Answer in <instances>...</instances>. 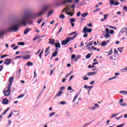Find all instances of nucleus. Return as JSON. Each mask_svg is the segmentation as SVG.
I'll list each match as a JSON object with an SVG mask.
<instances>
[{
  "label": "nucleus",
  "mask_w": 127,
  "mask_h": 127,
  "mask_svg": "<svg viewBox=\"0 0 127 127\" xmlns=\"http://www.w3.org/2000/svg\"><path fill=\"white\" fill-rule=\"evenodd\" d=\"M10 94V86H8L7 90H5L4 91V96H6L7 97L8 96H9Z\"/></svg>",
  "instance_id": "7"
},
{
  "label": "nucleus",
  "mask_w": 127,
  "mask_h": 127,
  "mask_svg": "<svg viewBox=\"0 0 127 127\" xmlns=\"http://www.w3.org/2000/svg\"><path fill=\"white\" fill-rule=\"evenodd\" d=\"M76 58V55L73 54L71 55V59H74Z\"/></svg>",
  "instance_id": "46"
},
{
  "label": "nucleus",
  "mask_w": 127,
  "mask_h": 127,
  "mask_svg": "<svg viewBox=\"0 0 127 127\" xmlns=\"http://www.w3.org/2000/svg\"><path fill=\"white\" fill-rule=\"evenodd\" d=\"M110 4H111L112 5H113V4H115V1H114V0H110Z\"/></svg>",
  "instance_id": "33"
},
{
  "label": "nucleus",
  "mask_w": 127,
  "mask_h": 127,
  "mask_svg": "<svg viewBox=\"0 0 127 127\" xmlns=\"http://www.w3.org/2000/svg\"><path fill=\"white\" fill-rule=\"evenodd\" d=\"M114 51L115 54H118V51L117 50V49H115Z\"/></svg>",
  "instance_id": "61"
},
{
  "label": "nucleus",
  "mask_w": 127,
  "mask_h": 127,
  "mask_svg": "<svg viewBox=\"0 0 127 127\" xmlns=\"http://www.w3.org/2000/svg\"><path fill=\"white\" fill-rule=\"evenodd\" d=\"M124 117L125 118V119H127V114H124Z\"/></svg>",
  "instance_id": "64"
},
{
  "label": "nucleus",
  "mask_w": 127,
  "mask_h": 127,
  "mask_svg": "<svg viewBox=\"0 0 127 127\" xmlns=\"http://www.w3.org/2000/svg\"><path fill=\"white\" fill-rule=\"evenodd\" d=\"M14 113H15V116H18V115H19V111H14Z\"/></svg>",
  "instance_id": "32"
},
{
  "label": "nucleus",
  "mask_w": 127,
  "mask_h": 127,
  "mask_svg": "<svg viewBox=\"0 0 127 127\" xmlns=\"http://www.w3.org/2000/svg\"><path fill=\"white\" fill-rule=\"evenodd\" d=\"M10 63H11V59H6L4 62V64L7 65H9Z\"/></svg>",
  "instance_id": "8"
},
{
  "label": "nucleus",
  "mask_w": 127,
  "mask_h": 127,
  "mask_svg": "<svg viewBox=\"0 0 127 127\" xmlns=\"http://www.w3.org/2000/svg\"><path fill=\"white\" fill-rule=\"evenodd\" d=\"M74 34H75L74 35V36H77V35H78V33H77V32H71V33L69 34V36H71V35H74Z\"/></svg>",
  "instance_id": "18"
},
{
  "label": "nucleus",
  "mask_w": 127,
  "mask_h": 127,
  "mask_svg": "<svg viewBox=\"0 0 127 127\" xmlns=\"http://www.w3.org/2000/svg\"><path fill=\"white\" fill-rule=\"evenodd\" d=\"M31 28L29 29V28H27L24 32V34H27V33H28L29 32V31H30V30H31Z\"/></svg>",
  "instance_id": "13"
},
{
  "label": "nucleus",
  "mask_w": 127,
  "mask_h": 127,
  "mask_svg": "<svg viewBox=\"0 0 127 127\" xmlns=\"http://www.w3.org/2000/svg\"><path fill=\"white\" fill-rule=\"evenodd\" d=\"M9 82L10 84L8 86H10V87H11L12 82H13V77H11L9 78Z\"/></svg>",
  "instance_id": "12"
},
{
  "label": "nucleus",
  "mask_w": 127,
  "mask_h": 127,
  "mask_svg": "<svg viewBox=\"0 0 127 127\" xmlns=\"http://www.w3.org/2000/svg\"><path fill=\"white\" fill-rule=\"evenodd\" d=\"M2 103L4 105H7V104H8V100H7V99L6 98L3 99L2 101Z\"/></svg>",
  "instance_id": "10"
},
{
  "label": "nucleus",
  "mask_w": 127,
  "mask_h": 127,
  "mask_svg": "<svg viewBox=\"0 0 127 127\" xmlns=\"http://www.w3.org/2000/svg\"><path fill=\"white\" fill-rule=\"evenodd\" d=\"M127 28H123L120 31L121 33H124V32H127Z\"/></svg>",
  "instance_id": "20"
},
{
  "label": "nucleus",
  "mask_w": 127,
  "mask_h": 127,
  "mask_svg": "<svg viewBox=\"0 0 127 127\" xmlns=\"http://www.w3.org/2000/svg\"><path fill=\"white\" fill-rule=\"evenodd\" d=\"M37 76V74L36 73V71H34V78H36Z\"/></svg>",
  "instance_id": "48"
},
{
  "label": "nucleus",
  "mask_w": 127,
  "mask_h": 127,
  "mask_svg": "<svg viewBox=\"0 0 127 127\" xmlns=\"http://www.w3.org/2000/svg\"><path fill=\"white\" fill-rule=\"evenodd\" d=\"M76 38V36H73L72 37H67L64 41L62 42V45H66L68 42H70L71 40H74Z\"/></svg>",
  "instance_id": "4"
},
{
  "label": "nucleus",
  "mask_w": 127,
  "mask_h": 127,
  "mask_svg": "<svg viewBox=\"0 0 127 127\" xmlns=\"http://www.w3.org/2000/svg\"><path fill=\"white\" fill-rule=\"evenodd\" d=\"M97 74V72H88L87 73V75L88 76H93L94 75H96Z\"/></svg>",
  "instance_id": "16"
},
{
  "label": "nucleus",
  "mask_w": 127,
  "mask_h": 127,
  "mask_svg": "<svg viewBox=\"0 0 127 127\" xmlns=\"http://www.w3.org/2000/svg\"><path fill=\"white\" fill-rule=\"evenodd\" d=\"M122 71H124V72H127V66L124 68H123L122 69Z\"/></svg>",
  "instance_id": "50"
},
{
  "label": "nucleus",
  "mask_w": 127,
  "mask_h": 127,
  "mask_svg": "<svg viewBox=\"0 0 127 127\" xmlns=\"http://www.w3.org/2000/svg\"><path fill=\"white\" fill-rule=\"evenodd\" d=\"M87 26H88V27H92V23L88 24Z\"/></svg>",
  "instance_id": "60"
},
{
  "label": "nucleus",
  "mask_w": 127,
  "mask_h": 127,
  "mask_svg": "<svg viewBox=\"0 0 127 127\" xmlns=\"http://www.w3.org/2000/svg\"><path fill=\"white\" fill-rule=\"evenodd\" d=\"M82 32L83 33H90V32H92V28L85 27L82 30Z\"/></svg>",
  "instance_id": "6"
},
{
  "label": "nucleus",
  "mask_w": 127,
  "mask_h": 127,
  "mask_svg": "<svg viewBox=\"0 0 127 127\" xmlns=\"http://www.w3.org/2000/svg\"><path fill=\"white\" fill-rule=\"evenodd\" d=\"M60 46H61L60 43H58L55 44V47L57 48H60Z\"/></svg>",
  "instance_id": "30"
},
{
  "label": "nucleus",
  "mask_w": 127,
  "mask_h": 127,
  "mask_svg": "<svg viewBox=\"0 0 127 127\" xmlns=\"http://www.w3.org/2000/svg\"><path fill=\"white\" fill-rule=\"evenodd\" d=\"M70 22L71 23L75 22V19L74 18L70 19Z\"/></svg>",
  "instance_id": "57"
},
{
  "label": "nucleus",
  "mask_w": 127,
  "mask_h": 127,
  "mask_svg": "<svg viewBox=\"0 0 127 127\" xmlns=\"http://www.w3.org/2000/svg\"><path fill=\"white\" fill-rule=\"evenodd\" d=\"M93 45V42H90L87 44V46H92Z\"/></svg>",
  "instance_id": "44"
},
{
  "label": "nucleus",
  "mask_w": 127,
  "mask_h": 127,
  "mask_svg": "<svg viewBox=\"0 0 127 127\" xmlns=\"http://www.w3.org/2000/svg\"><path fill=\"white\" fill-rule=\"evenodd\" d=\"M27 20H28V16H23L20 20L12 22L11 26L7 29V31H17L20 25L26 26L27 24Z\"/></svg>",
  "instance_id": "1"
},
{
  "label": "nucleus",
  "mask_w": 127,
  "mask_h": 127,
  "mask_svg": "<svg viewBox=\"0 0 127 127\" xmlns=\"http://www.w3.org/2000/svg\"><path fill=\"white\" fill-rule=\"evenodd\" d=\"M3 34H4V31H0V37L1 36V35H3Z\"/></svg>",
  "instance_id": "40"
},
{
  "label": "nucleus",
  "mask_w": 127,
  "mask_h": 127,
  "mask_svg": "<svg viewBox=\"0 0 127 127\" xmlns=\"http://www.w3.org/2000/svg\"><path fill=\"white\" fill-rule=\"evenodd\" d=\"M67 89L69 90V91H71L70 92V93H73V92H74V90L72 89V87L71 86H68L67 87Z\"/></svg>",
  "instance_id": "21"
},
{
  "label": "nucleus",
  "mask_w": 127,
  "mask_h": 127,
  "mask_svg": "<svg viewBox=\"0 0 127 127\" xmlns=\"http://www.w3.org/2000/svg\"><path fill=\"white\" fill-rule=\"evenodd\" d=\"M89 109L92 110V111H95V110H96V107L93 106V107H92L91 108H90Z\"/></svg>",
  "instance_id": "52"
},
{
  "label": "nucleus",
  "mask_w": 127,
  "mask_h": 127,
  "mask_svg": "<svg viewBox=\"0 0 127 127\" xmlns=\"http://www.w3.org/2000/svg\"><path fill=\"white\" fill-rule=\"evenodd\" d=\"M73 78H74V75H71L69 77V81H71L72 80V79H73Z\"/></svg>",
  "instance_id": "56"
},
{
  "label": "nucleus",
  "mask_w": 127,
  "mask_h": 127,
  "mask_svg": "<svg viewBox=\"0 0 127 127\" xmlns=\"http://www.w3.org/2000/svg\"><path fill=\"white\" fill-rule=\"evenodd\" d=\"M78 97H79V94H76L73 98V100L72 101V103H74V102H75V101H76V100L78 99Z\"/></svg>",
  "instance_id": "19"
},
{
  "label": "nucleus",
  "mask_w": 127,
  "mask_h": 127,
  "mask_svg": "<svg viewBox=\"0 0 127 127\" xmlns=\"http://www.w3.org/2000/svg\"><path fill=\"white\" fill-rule=\"evenodd\" d=\"M49 8H50V6L49 5L44 6L43 7L41 11L40 12H39L34 15V17L41 16V15H42L43 14V13H44V12H45L46 11V10H47V9H48Z\"/></svg>",
  "instance_id": "2"
},
{
  "label": "nucleus",
  "mask_w": 127,
  "mask_h": 127,
  "mask_svg": "<svg viewBox=\"0 0 127 127\" xmlns=\"http://www.w3.org/2000/svg\"><path fill=\"white\" fill-rule=\"evenodd\" d=\"M125 124L123 123L121 125H118L116 127H123L125 126Z\"/></svg>",
  "instance_id": "37"
},
{
  "label": "nucleus",
  "mask_w": 127,
  "mask_h": 127,
  "mask_svg": "<svg viewBox=\"0 0 127 127\" xmlns=\"http://www.w3.org/2000/svg\"><path fill=\"white\" fill-rule=\"evenodd\" d=\"M123 9H124V10H127V6H124Z\"/></svg>",
  "instance_id": "63"
},
{
  "label": "nucleus",
  "mask_w": 127,
  "mask_h": 127,
  "mask_svg": "<svg viewBox=\"0 0 127 127\" xmlns=\"http://www.w3.org/2000/svg\"><path fill=\"white\" fill-rule=\"evenodd\" d=\"M55 40L54 39L51 40V39H49V43L50 44H51L52 45H54L55 44Z\"/></svg>",
  "instance_id": "14"
},
{
  "label": "nucleus",
  "mask_w": 127,
  "mask_h": 127,
  "mask_svg": "<svg viewBox=\"0 0 127 127\" xmlns=\"http://www.w3.org/2000/svg\"><path fill=\"white\" fill-rule=\"evenodd\" d=\"M2 69H3V66L0 65V72L2 70Z\"/></svg>",
  "instance_id": "58"
},
{
  "label": "nucleus",
  "mask_w": 127,
  "mask_h": 127,
  "mask_svg": "<svg viewBox=\"0 0 127 127\" xmlns=\"http://www.w3.org/2000/svg\"><path fill=\"white\" fill-rule=\"evenodd\" d=\"M61 105H66V104H67V103H66V102L65 101H62L60 102Z\"/></svg>",
  "instance_id": "43"
},
{
  "label": "nucleus",
  "mask_w": 127,
  "mask_h": 127,
  "mask_svg": "<svg viewBox=\"0 0 127 127\" xmlns=\"http://www.w3.org/2000/svg\"><path fill=\"white\" fill-rule=\"evenodd\" d=\"M29 58H30V56L29 55H26L23 57V59L25 60L26 59H29Z\"/></svg>",
  "instance_id": "17"
},
{
  "label": "nucleus",
  "mask_w": 127,
  "mask_h": 127,
  "mask_svg": "<svg viewBox=\"0 0 127 127\" xmlns=\"http://www.w3.org/2000/svg\"><path fill=\"white\" fill-rule=\"evenodd\" d=\"M107 45V43L105 41H103L101 44V46H105Z\"/></svg>",
  "instance_id": "38"
},
{
  "label": "nucleus",
  "mask_w": 127,
  "mask_h": 127,
  "mask_svg": "<svg viewBox=\"0 0 127 127\" xmlns=\"http://www.w3.org/2000/svg\"><path fill=\"white\" fill-rule=\"evenodd\" d=\"M70 11V8H69V6H67L65 7L63 10L62 12H64L65 11V13L67 14V15H69L70 16H73L74 15V12L73 13H71V12H68V11Z\"/></svg>",
  "instance_id": "5"
},
{
  "label": "nucleus",
  "mask_w": 127,
  "mask_h": 127,
  "mask_svg": "<svg viewBox=\"0 0 127 127\" xmlns=\"http://www.w3.org/2000/svg\"><path fill=\"white\" fill-rule=\"evenodd\" d=\"M127 93L126 91H121L120 92V94H121V95H127Z\"/></svg>",
  "instance_id": "23"
},
{
  "label": "nucleus",
  "mask_w": 127,
  "mask_h": 127,
  "mask_svg": "<svg viewBox=\"0 0 127 127\" xmlns=\"http://www.w3.org/2000/svg\"><path fill=\"white\" fill-rule=\"evenodd\" d=\"M106 31V34L104 36V37H106V38H110L111 37V35L110 34H113L114 33V30H110L109 29V28H107L105 30Z\"/></svg>",
  "instance_id": "3"
},
{
  "label": "nucleus",
  "mask_w": 127,
  "mask_h": 127,
  "mask_svg": "<svg viewBox=\"0 0 127 127\" xmlns=\"http://www.w3.org/2000/svg\"><path fill=\"white\" fill-rule=\"evenodd\" d=\"M26 65H27V66H33V64L30 62H28L26 64Z\"/></svg>",
  "instance_id": "27"
},
{
  "label": "nucleus",
  "mask_w": 127,
  "mask_h": 127,
  "mask_svg": "<svg viewBox=\"0 0 127 127\" xmlns=\"http://www.w3.org/2000/svg\"><path fill=\"white\" fill-rule=\"evenodd\" d=\"M73 0H64L62 2L63 4H66V3H70L72 2Z\"/></svg>",
  "instance_id": "9"
},
{
  "label": "nucleus",
  "mask_w": 127,
  "mask_h": 127,
  "mask_svg": "<svg viewBox=\"0 0 127 127\" xmlns=\"http://www.w3.org/2000/svg\"><path fill=\"white\" fill-rule=\"evenodd\" d=\"M42 21V19H40L38 21V23L39 24L40 23H41V22Z\"/></svg>",
  "instance_id": "59"
},
{
  "label": "nucleus",
  "mask_w": 127,
  "mask_h": 127,
  "mask_svg": "<svg viewBox=\"0 0 127 127\" xmlns=\"http://www.w3.org/2000/svg\"><path fill=\"white\" fill-rule=\"evenodd\" d=\"M108 18V14H104V18L103 19H100V21H105V20H106V19H107Z\"/></svg>",
  "instance_id": "15"
},
{
  "label": "nucleus",
  "mask_w": 127,
  "mask_h": 127,
  "mask_svg": "<svg viewBox=\"0 0 127 127\" xmlns=\"http://www.w3.org/2000/svg\"><path fill=\"white\" fill-rule=\"evenodd\" d=\"M117 116H118V114H112L110 117V119H113V118H115V117H117Z\"/></svg>",
  "instance_id": "31"
},
{
  "label": "nucleus",
  "mask_w": 127,
  "mask_h": 127,
  "mask_svg": "<svg viewBox=\"0 0 127 127\" xmlns=\"http://www.w3.org/2000/svg\"><path fill=\"white\" fill-rule=\"evenodd\" d=\"M118 51L120 52V53H122L123 52V51L124 50V47L123 48H119L118 49Z\"/></svg>",
  "instance_id": "29"
},
{
  "label": "nucleus",
  "mask_w": 127,
  "mask_h": 127,
  "mask_svg": "<svg viewBox=\"0 0 127 127\" xmlns=\"http://www.w3.org/2000/svg\"><path fill=\"white\" fill-rule=\"evenodd\" d=\"M18 45H24V43H23V42H19V43H18Z\"/></svg>",
  "instance_id": "53"
},
{
  "label": "nucleus",
  "mask_w": 127,
  "mask_h": 127,
  "mask_svg": "<svg viewBox=\"0 0 127 127\" xmlns=\"http://www.w3.org/2000/svg\"><path fill=\"white\" fill-rule=\"evenodd\" d=\"M87 15H88V12H85V13H82L81 14V17H86V16H87Z\"/></svg>",
  "instance_id": "24"
},
{
  "label": "nucleus",
  "mask_w": 127,
  "mask_h": 127,
  "mask_svg": "<svg viewBox=\"0 0 127 127\" xmlns=\"http://www.w3.org/2000/svg\"><path fill=\"white\" fill-rule=\"evenodd\" d=\"M23 97H24V95L23 94H21L17 97V99H20V98H23Z\"/></svg>",
  "instance_id": "42"
},
{
  "label": "nucleus",
  "mask_w": 127,
  "mask_h": 127,
  "mask_svg": "<svg viewBox=\"0 0 127 127\" xmlns=\"http://www.w3.org/2000/svg\"><path fill=\"white\" fill-rule=\"evenodd\" d=\"M59 17L62 19H64V18H65V15H64V14H62L59 16Z\"/></svg>",
  "instance_id": "26"
},
{
  "label": "nucleus",
  "mask_w": 127,
  "mask_h": 127,
  "mask_svg": "<svg viewBox=\"0 0 127 127\" xmlns=\"http://www.w3.org/2000/svg\"><path fill=\"white\" fill-rule=\"evenodd\" d=\"M55 112H53V113H50L49 117L50 118H51V117H53V116H55Z\"/></svg>",
  "instance_id": "28"
},
{
  "label": "nucleus",
  "mask_w": 127,
  "mask_h": 127,
  "mask_svg": "<svg viewBox=\"0 0 127 127\" xmlns=\"http://www.w3.org/2000/svg\"><path fill=\"white\" fill-rule=\"evenodd\" d=\"M121 106H122V107H126V106H127V104H126V103H121Z\"/></svg>",
  "instance_id": "55"
},
{
  "label": "nucleus",
  "mask_w": 127,
  "mask_h": 127,
  "mask_svg": "<svg viewBox=\"0 0 127 127\" xmlns=\"http://www.w3.org/2000/svg\"><path fill=\"white\" fill-rule=\"evenodd\" d=\"M73 74V70L70 71L69 72V73L68 74H67L66 75H65V78H68V76H70V75H71V74Z\"/></svg>",
  "instance_id": "25"
},
{
  "label": "nucleus",
  "mask_w": 127,
  "mask_h": 127,
  "mask_svg": "<svg viewBox=\"0 0 127 127\" xmlns=\"http://www.w3.org/2000/svg\"><path fill=\"white\" fill-rule=\"evenodd\" d=\"M54 72V70H52L50 71V75L51 76V75H52V74H53Z\"/></svg>",
  "instance_id": "62"
},
{
  "label": "nucleus",
  "mask_w": 127,
  "mask_h": 127,
  "mask_svg": "<svg viewBox=\"0 0 127 127\" xmlns=\"http://www.w3.org/2000/svg\"><path fill=\"white\" fill-rule=\"evenodd\" d=\"M52 13H53V10L50 11L48 14V16L51 15V14H52Z\"/></svg>",
  "instance_id": "45"
},
{
  "label": "nucleus",
  "mask_w": 127,
  "mask_h": 127,
  "mask_svg": "<svg viewBox=\"0 0 127 127\" xmlns=\"http://www.w3.org/2000/svg\"><path fill=\"white\" fill-rule=\"evenodd\" d=\"M49 49H50V47H48L45 50V53H48L49 51Z\"/></svg>",
  "instance_id": "35"
},
{
  "label": "nucleus",
  "mask_w": 127,
  "mask_h": 127,
  "mask_svg": "<svg viewBox=\"0 0 127 127\" xmlns=\"http://www.w3.org/2000/svg\"><path fill=\"white\" fill-rule=\"evenodd\" d=\"M113 54V49H111L110 51H109L108 53V56H110V55H112Z\"/></svg>",
  "instance_id": "36"
},
{
  "label": "nucleus",
  "mask_w": 127,
  "mask_h": 127,
  "mask_svg": "<svg viewBox=\"0 0 127 127\" xmlns=\"http://www.w3.org/2000/svg\"><path fill=\"white\" fill-rule=\"evenodd\" d=\"M63 91H59L56 96V97H61V96H62V95L63 94Z\"/></svg>",
  "instance_id": "11"
},
{
  "label": "nucleus",
  "mask_w": 127,
  "mask_h": 127,
  "mask_svg": "<svg viewBox=\"0 0 127 127\" xmlns=\"http://www.w3.org/2000/svg\"><path fill=\"white\" fill-rule=\"evenodd\" d=\"M65 89V87L62 86L60 87V91H64V90Z\"/></svg>",
  "instance_id": "51"
},
{
  "label": "nucleus",
  "mask_w": 127,
  "mask_h": 127,
  "mask_svg": "<svg viewBox=\"0 0 127 127\" xmlns=\"http://www.w3.org/2000/svg\"><path fill=\"white\" fill-rule=\"evenodd\" d=\"M90 57H91V54H88L86 55L85 58L86 59H89V58H90Z\"/></svg>",
  "instance_id": "39"
},
{
  "label": "nucleus",
  "mask_w": 127,
  "mask_h": 127,
  "mask_svg": "<svg viewBox=\"0 0 127 127\" xmlns=\"http://www.w3.org/2000/svg\"><path fill=\"white\" fill-rule=\"evenodd\" d=\"M115 79H117V76H113V77H112L111 78H109L108 79V80H109V81H111V80H114Z\"/></svg>",
  "instance_id": "34"
},
{
  "label": "nucleus",
  "mask_w": 127,
  "mask_h": 127,
  "mask_svg": "<svg viewBox=\"0 0 127 127\" xmlns=\"http://www.w3.org/2000/svg\"><path fill=\"white\" fill-rule=\"evenodd\" d=\"M100 10V8H98L96 9H95L94 11H93V12H97V11H99Z\"/></svg>",
  "instance_id": "54"
},
{
  "label": "nucleus",
  "mask_w": 127,
  "mask_h": 127,
  "mask_svg": "<svg viewBox=\"0 0 127 127\" xmlns=\"http://www.w3.org/2000/svg\"><path fill=\"white\" fill-rule=\"evenodd\" d=\"M94 106H95V108L100 107V106L99 105V104H98L97 103L94 104Z\"/></svg>",
  "instance_id": "47"
},
{
  "label": "nucleus",
  "mask_w": 127,
  "mask_h": 127,
  "mask_svg": "<svg viewBox=\"0 0 127 127\" xmlns=\"http://www.w3.org/2000/svg\"><path fill=\"white\" fill-rule=\"evenodd\" d=\"M11 117H12V112L10 113V114L8 116L7 119H9V118H11Z\"/></svg>",
  "instance_id": "49"
},
{
  "label": "nucleus",
  "mask_w": 127,
  "mask_h": 127,
  "mask_svg": "<svg viewBox=\"0 0 127 127\" xmlns=\"http://www.w3.org/2000/svg\"><path fill=\"white\" fill-rule=\"evenodd\" d=\"M58 54V52H55L53 53L52 57H55V56H57Z\"/></svg>",
  "instance_id": "22"
},
{
  "label": "nucleus",
  "mask_w": 127,
  "mask_h": 127,
  "mask_svg": "<svg viewBox=\"0 0 127 127\" xmlns=\"http://www.w3.org/2000/svg\"><path fill=\"white\" fill-rule=\"evenodd\" d=\"M92 48H94V46L89 47L87 48V49L89 50V51H91V50L93 49Z\"/></svg>",
  "instance_id": "41"
}]
</instances>
